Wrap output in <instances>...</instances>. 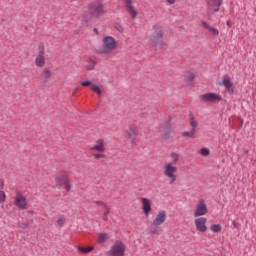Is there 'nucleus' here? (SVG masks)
<instances>
[{"label":"nucleus","mask_w":256,"mask_h":256,"mask_svg":"<svg viewBox=\"0 0 256 256\" xmlns=\"http://www.w3.org/2000/svg\"><path fill=\"white\" fill-rule=\"evenodd\" d=\"M89 19H99L105 13V4L101 0H95L86 5Z\"/></svg>","instance_id":"1"},{"label":"nucleus","mask_w":256,"mask_h":256,"mask_svg":"<svg viewBox=\"0 0 256 256\" xmlns=\"http://www.w3.org/2000/svg\"><path fill=\"white\" fill-rule=\"evenodd\" d=\"M115 49H117V41L115 38L105 36L102 39V47L99 48L98 53L102 55V57H107V55H111Z\"/></svg>","instance_id":"2"},{"label":"nucleus","mask_w":256,"mask_h":256,"mask_svg":"<svg viewBox=\"0 0 256 256\" xmlns=\"http://www.w3.org/2000/svg\"><path fill=\"white\" fill-rule=\"evenodd\" d=\"M150 41L152 45L159 46L165 41V32L163 27L159 25H154L151 29Z\"/></svg>","instance_id":"3"},{"label":"nucleus","mask_w":256,"mask_h":256,"mask_svg":"<svg viewBox=\"0 0 256 256\" xmlns=\"http://www.w3.org/2000/svg\"><path fill=\"white\" fill-rule=\"evenodd\" d=\"M127 246L121 240H116L110 247L109 251L105 253L106 256H125Z\"/></svg>","instance_id":"4"},{"label":"nucleus","mask_w":256,"mask_h":256,"mask_svg":"<svg viewBox=\"0 0 256 256\" xmlns=\"http://www.w3.org/2000/svg\"><path fill=\"white\" fill-rule=\"evenodd\" d=\"M177 165L174 163H166L163 167V175L169 179L170 185L177 181Z\"/></svg>","instance_id":"5"},{"label":"nucleus","mask_w":256,"mask_h":256,"mask_svg":"<svg viewBox=\"0 0 256 256\" xmlns=\"http://www.w3.org/2000/svg\"><path fill=\"white\" fill-rule=\"evenodd\" d=\"M208 211L207 202H205V199H200L195 206L193 217H203L207 215Z\"/></svg>","instance_id":"6"},{"label":"nucleus","mask_w":256,"mask_h":256,"mask_svg":"<svg viewBox=\"0 0 256 256\" xmlns=\"http://www.w3.org/2000/svg\"><path fill=\"white\" fill-rule=\"evenodd\" d=\"M36 67H45L47 60L45 59V45L38 46V53L34 61Z\"/></svg>","instance_id":"7"},{"label":"nucleus","mask_w":256,"mask_h":256,"mask_svg":"<svg viewBox=\"0 0 256 256\" xmlns=\"http://www.w3.org/2000/svg\"><path fill=\"white\" fill-rule=\"evenodd\" d=\"M14 205H15V207H17V209H19L20 211H23V210L27 209L29 202L27 201V198L21 192H16Z\"/></svg>","instance_id":"8"},{"label":"nucleus","mask_w":256,"mask_h":256,"mask_svg":"<svg viewBox=\"0 0 256 256\" xmlns=\"http://www.w3.org/2000/svg\"><path fill=\"white\" fill-rule=\"evenodd\" d=\"M200 101L203 103H219V101H223V97L217 93H205L200 96Z\"/></svg>","instance_id":"9"},{"label":"nucleus","mask_w":256,"mask_h":256,"mask_svg":"<svg viewBox=\"0 0 256 256\" xmlns=\"http://www.w3.org/2000/svg\"><path fill=\"white\" fill-rule=\"evenodd\" d=\"M167 221V211L162 210L159 211L153 221H152V226L153 227H161V225H163L165 222Z\"/></svg>","instance_id":"10"},{"label":"nucleus","mask_w":256,"mask_h":256,"mask_svg":"<svg viewBox=\"0 0 256 256\" xmlns=\"http://www.w3.org/2000/svg\"><path fill=\"white\" fill-rule=\"evenodd\" d=\"M135 0H123L125 10L130 15L131 19H137V10L134 6Z\"/></svg>","instance_id":"11"},{"label":"nucleus","mask_w":256,"mask_h":256,"mask_svg":"<svg viewBox=\"0 0 256 256\" xmlns=\"http://www.w3.org/2000/svg\"><path fill=\"white\" fill-rule=\"evenodd\" d=\"M194 225L196 227V231L200 233H205L207 231V218L205 217H196L194 220Z\"/></svg>","instance_id":"12"},{"label":"nucleus","mask_w":256,"mask_h":256,"mask_svg":"<svg viewBox=\"0 0 256 256\" xmlns=\"http://www.w3.org/2000/svg\"><path fill=\"white\" fill-rule=\"evenodd\" d=\"M137 135H139V132L137 131L135 125H130L129 130H127L125 134L126 139L131 141L132 145H135V139H137Z\"/></svg>","instance_id":"13"},{"label":"nucleus","mask_w":256,"mask_h":256,"mask_svg":"<svg viewBox=\"0 0 256 256\" xmlns=\"http://www.w3.org/2000/svg\"><path fill=\"white\" fill-rule=\"evenodd\" d=\"M160 135L164 141H167L171 137V126L169 124L161 125Z\"/></svg>","instance_id":"14"},{"label":"nucleus","mask_w":256,"mask_h":256,"mask_svg":"<svg viewBox=\"0 0 256 256\" xmlns=\"http://www.w3.org/2000/svg\"><path fill=\"white\" fill-rule=\"evenodd\" d=\"M55 181L58 187H63V185L67 184V182L70 181L69 175L65 172H62L56 176Z\"/></svg>","instance_id":"15"},{"label":"nucleus","mask_w":256,"mask_h":256,"mask_svg":"<svg viewBox=\"0 0 256 256\" xmlns=\"http://www.w3.org/2000/svg\"><path fill=\"white\" fill-rule=\"evenodd\" d=\"M209 11L217 12L219 11V7L223 3V0H206Z\"/></svg>","instance_id":"16"},{"label":"nucleus","mask_w":256,"mask_h":256,"mask_svg":"<svg viewBox=\"0 0 256 256\" xmlns=\"http://www.w3.org/2000/svg\"><path fill=\"white\" fill-rule=\"evenodd\" d=\"M142 201V211L144 215L149 216V213H151L152 208H151V200L147 198H141Z\"/></svg>","instance_id":"17"},{"label":"nucleus","mask_w":256,"mask_h":256,"mask_svg":"<svg viewBox=\"0 0 256 256\" xmlns=\"http://www.w3.org/2000/svg\"><path fill=\"white\" fill-rule=\"evenodd\" d=\"M91 149L92 151H98V153H105V141L98 139Z\"/></svg>","instance_id":"18"},{"label":"nucleus","mask_w":256,"mask_h":256,"mask_svg":"<svg viewBox=\"0 0 256 256\" xmlns=\"http://www.w3.org/2000/svg\"><path fill=\"white\" fill-rule=\"evenodd\" d=\"M201 24L204 29H206L207 31H209V33H211V35H213V37H217V35H219V30L213 28V26H211L206 21H202Z\"/></svg>","instance_id":"19"},{"label":"nucleus","mask_w":256,"mask_h":256,"mask_svg":"<svg viewBox=\"0 0 256 256\" xmlns=\"http://www.w3.org/2000/svg\"><path fill=\"white\" fill-rule=\"evenodd\" d=\"M109 239H110L109 233H107V232H100V233H98L97 243L99 245H105V243H107V241H109Z\"/></svg>","instance_id":"20"},{"label":"nucleus","mask_w":256,"mask_h":256,"mask_svg":"<svg viewBox=\"0 0 256 256\" xmlns=\"http://www.w3.org/2000/svg\"><path fill=\"white\" fill-rule=\"evenodd\" d=\"M225 89L228 91L229 95H233L235 93V85H233V82L229 81V77H225Z\"/></svg>","instance_id":"21"},{"label":"nucleus","mask_w":256,"mask_h":256,"mask_svg":"<svg viewBox=\"0 0 256 256\" xmlns=\"http://www.w3.org/2000/svg\"><path fill=\"white\" fill-rule=\"evenodd\" d=\"M41 79L45 82L49 81L51 79V70L44 68L42 70Z\"/></svg>","instance_id":"22"},{"label":"nucleus","mask_w":256,"mask_h":256,"mask_svg":"<svg viewBox=\"0 0 256 256\" xmlns=\"http://www.w3.org/2000/svg\"><path fill=\"white\" fill-rule=\"evenodd\" d=\"M95 248L93 246H89V247H82V246H78V251L80 253H83L84 255H87V253H91V251H93Z\"/></svg>","instance_id":"23"},{"label":"nucleus","mask_w":256,"mask_h":256,"mask_svg":"<svg viewBox=\"0 0 256 256\" xmlns=\"http://www.w3.org/2000/svg\"><path fill=\"white\" fill-rule=\"evenodd\" d=\"M179 154L176 153V152H172L170 154V159H171V162H167V163H173L174 165H177V163L179 162Z\"/></svg>","instance_id":"24"},{"label":"nucleus","mask_w":256,"mask_h":256,"mask_svg":"<svg viewBox=\"0 0 256 256\" xmlns=\"http://www.w3.org/2000/svg\"><path fill=\"white\" fill-rule=\"evenodd\" d=\"M109 213H111V208L109 206H105L104 213L102 215L103 221H109Z\"/></svg>","instance_id":"25"},{"label":"nucleus","mask_w":256,"mask_h":256,"mask_svg":"<svg viewBox=\"0 0 256 256\" xmlns=\"http://www.w3.org/2000/svg\"><path fill=\"white\" fill-rule=\"evenodd\" d=\"M199 153L202 157H209L211 155V151L208 148H201Z\"/></svg>","instance_id":"26"},{"label":"nucleus","mask_w":256,"mask_h":256,"mask_svg":"<svg viewBox=\"0 0 256 256\" xmlns=\"http://www.w3.org/2000/svg\"><path fill=\"white\" fill-rule=\"evenodd\" d=\"M210 230L212 231V233H219L221 231V225H219V224H212L210 226Z\"/></svg>","instance_id":"27"},{"label":"nucleus","mask_w":256,"mask_h":256,"mask_svg":"<svg viewBox=\"0 0 256 256\" xmlns=\"http://www.w3.org/2000/svg\"><path fill=\"white\" fill-rule=\"evenodd\" d=\"M90 89H91V91H94V93H97V95H102V93H103L101 88H99V86H97V85L92 84Z\"/></svg>","instance_id":"28"},{"label":"nucleus","mask_w":256,"mask_h":256,"mask_svg":"<svg viewBox=\"0 0 256 256\" xmlns=\"http://www.w3.org/2000/svg\"><path fill=\"white\" fill-rule=\"evenodd\" d=\"M183 137H190L191 139H195V132H193L192 130L190 131H185L182 133Z\"/></svg>","instance_id":"29"},{"label":"nucleus","mask_w":256,"mask_h":256,"mask_svg":"<svg viewBox=\"0 0 256 256\" xmlns=\"http://www.w3.org/2000/svg\"><path fill=\"white\" fill-rule=\"evenodd\" d=\"M190 125H191V131L193 133H196L197 131V121H195L193 118L190 119Z\"/></svg>","instance_id":"30"},{"label":"nucleus","mask_w":256,"mask_h":256,"mask_svg":"<svg viewBox=\"0 0 256 256\" xmlns=\"http://www.w3.org/2000/svg\"><path fill=\"white\" fill-rule=\"evenodd\" d=\"M185 79H187L188 82L191 83V81H193V79H195V74L192 72H188L185 74Z\"/></svg>","instance_id":"31"},{"label":"nucleus","mask_w":256,"mask_h":256,"mask_svg":"<svg viewBox=\"0 0 256 256\" xmlns=\"http://www.w3.org/2000/svg\"><path fill=\"white\" fill-rule=\"evenodd\" d=\"M93 158L97 160L105 159V152L94 153Z\"/></svg>","instance_id":"32"},{"label":"nucleus","mask_w":256,"mask_h":256,"mask_svg":"<svg viewBox=\"0 0 256 256\" xmlns=\"http://www.w3.org/2000/svg\"><path fill=\"white\" fill-rule=\"evenodd\" d=\"M150 233L152 235H159V226H153V224H152V226L150 228Z\"/></svg>","instance_id":"33"},{"label":"nucleus","mask_w":256,"mask_h":256,"mask_svg":"<svg viewBox=\"0 0 256 256\" xmlns=\"http://www.w3.org/2000/svg\"><path fill=\"white\" fill-rule=\"evenodd\" d=\"M7 201V194H5V191L0 190V203H5Z\"/></svg>","instance_id":"34"},{"label":"nucleus","mask_w":256,"mask_h":256,"mask_svg":"<svg viewBox=\"0 0 256 256\" xmlns=\"http://www.w3.org/2000/svg\"><path fill=\"white\" fill-rule=\"evenodd\" d=\"M57 225L59 227H63L65 225V216H59L57 220Z\"/></svg>","instance_id":"35"},{"label":"nucleus","mask_w":256,"mask_h":256,"mask_svg":"<svg viewBox=\"0 0 256 256\" xmlns=\"http://www.w3.org/2000/svg\"><path fill=\"white\" fill-rule=\"evenodd\" d=\"M91 85H93V82H91L89 80H86V81L81 83L82 87H90L91 88Z\"/></svg>","instance_id":"36"},{"label":"nucleus","mask_w":256,"mask_h":256,"mask_svg":"<svg viewBox=\"0 0 256 256\" xmlns=\"http://www.w3.org/2000/svg\"><path fill=\"white\" fill-rule=\"evenodd\" d=\"M96 205H98V207H103V209H105V207H109L105 202L103 201H96Z\"/></svg>","instance_id":"37"},{"label":"nucleus","mask_w":256,"mask_h":256,"mask_svg":"<svg viewBox=\"0 0 256 256\" xmlns=\"http://www.w3.org/2000/svg\"><path fill=\"white\" fill-rule=\"evenodd\" d=\"M95 65H97V62L92 61V62L90 63V65L87 67V70H88V71H91V70L95 69Z\"/></svg>","instance_id":"38"},{"label":"nucleus","mask_w":256,"mask_h":256,"mask_svg":"<svg viewBox=\"0 0 256 256\" xmlns=\"http://www.w3.org/2000/svg\"><path fill=\"white\" fill-rule=\"evenodd\" d=\"M66 191H71V180L64 184Z\"/></svg>","instance_id":"39"},{"label":"nucleus","mask_w":256,"mask_h":256,"mask_svg":"<svg viewBox=\"0 0 256 256\" xmlns=\"http://www.w3.org/2000/svg\"><path fill=\"white\" fill-rule=\"evenodd\" d=\"M20 227H21V229H27L29 227V223L24 222V223L20 224Z\"/></svg>","instance_id":"40"},{"label":"nucleus","mask_w":256,"mask_h":256,"mask_svg":"<svg viewBox=\"0 0 256 256\" xmlns=\"http://www.w3.org/2000/svg\"><path fill=\"white\" fill-rule=\"evenodd\" d=\"M217 85H225V78L222 79V81H217Z\"/></svg>","instance_id":"41"},{"label":"nucleus","mask_w":256,"mask_h":256,"mask_svg":"<svg viewBox=\"0 0 256 256\" xmlns=\"http://www.w3.org/2000/svg\"><path fill=\"white\" fill-rule=\"evenodd\" d=\"M167 3H169V5H174L175 4V0H166Z\"/></svg>","instance_id":"42"},{"label":"nucleus","mask_w":256,"mask_h":256,"mask_svg":"<svg viewBox=\"0 0 256 256\" xmlns=\"http://www.w3.org/2000/svg\"><path fill=\"white\" fill-rule=\"evenodd\" d=\"M77 91H79V88L76 87L74 90H73V95H75V93H77Z\"/></svg>","instance_id":"43"},{"label":"nucleus","mask_w":256,"mask_h":256,"mask_svg":"<svg viewBox=\"0 0 256 256\" xmlns=\"http://www.w3.org/2000/svg\"><path fill=\"white\" fill-rule=\"evenodd\" d=\"M227 25H228V27H230V23H229V21L227 22Z\"/></svg>","instance_id":"44"},{"label":"nucleus","mask_w":256,"mask_h":256,"mask_svg":"<svg viewBox=\"0 0 256 256\" xmlns=\"http://www.w3.org/2000/svg\"><path fill=\"white\" fill-rule=\"evenodd\" d=\"M86 22H89V19H85Z\"/></svg>","instance_id":"45"}]
</instances>
